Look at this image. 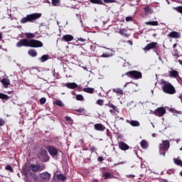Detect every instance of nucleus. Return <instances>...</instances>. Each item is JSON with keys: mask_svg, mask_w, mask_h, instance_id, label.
<instances>
[{"mask_svg": "<svg viewBox=\"0 0 182 182\" xmlns=\"http://www.w3.org/2000/svg\"><path fill=\"white\" fill-rule=\"evenodd\" d=\"M2 39V33H0V41Z\"/></svg>", "mask_w": 182, "mask_h": 182, "instance_id": "60", "label": "nucleus"}, {"mask_svg": "<svg viewBox=\"0 0 182 182\" xmlns=\"http://www.w3.org/2000/svg\"><path fill=\"white\" fill-rule=\"evenodd\" d=\"M91 4H97L98 5H103V1L102 0H90Z\"/></svg>", "mask_w": 182, "mask_h": 182, "instance_id": "29", "label": "nucleus"}, {"mask_svg": "<svg viewBox=\"0 0 182 182\" xmlns=\"http://www.w3.org/2000/svg\"><path fill=\"white\" fill-rule=\"evenodd\" d=\"M144 11H145V14H153V9H151V8H150V6H146V7H144Z\"/></svg>", "mask_w": 182, "mask_h": 182, "instance_id": "25", "label": "nucleus"}, {"mask_svg": "<svg viewBox=\"0 0 182 182\" xmlns=\"http://www.w3.org/2000/svg\"><path fill=\"white\" fill-rule=\"evenodd\" d=\"M129 83H130V82H127V83L124 85V87H127V85H129Z\"/></svg>", "mask_w": 182, "mask_h": 182, "instance_id": "56", "label": "nucleus"}, {"mask_svg": "<svg viewBox=\"0 0 182 182\" xmlns=\"http://www.w3.org/2000/svg\"><path fill=\"white\" fill-rule=\"evenodd\" d=\"M5 119L0 118V127H2V126H5Z\"/></svg>", "mask_w": 182, "mask_h": 182, "instance_id": "40", "label": "nucleus"}, {"mask_svg": "<svg viewBox=\"0 0 182 182\" xmlns=\"http://www.w3.org/2000/svg\"><path fill=\"white\" fill-rule=\"evenodd\" d=\"M55 103L57 106H59L60 107H63V106H64L63 102L61 100H56L55 102Z\"/></svg>", "mask_w": 182, "mask_h": 182, "instance_id": "33", "label": "nucleus"}, {"mask_svg": "<svg viewBox=\"0 0 182 182\" xmlns=\"http://www.w3.org/2000/svg\"><path fill=\"white\" fill-rule=\"evenodd\" d=\"M65 86L68 89H76V87H77V84H76V82H68L65 84Z\"/></svg>", "mask_w": 182, "mask_h": 182, "instance_id": "16", "label": "nucleus"}, {"mask_svg": "<svg viewBox=\"0 0 182 182\" xmlns=\"http://www.w3.org/2000/svg\"><path fill=\"white\" fill-rule=\"evenodd\" d=\"M161 85H162V90L164 93H167L168 95H174L176 93V88H174V86L171 83L162 80Z\"/></svg>", "mask_w": 182, "mask_h": 182, "instance_id": "2", "label": "nucleus"}, {"mask_svg": "<svg viewBox=\"0 0 182 182\" xmlns=\"http://www.w3.org/2000/svg\"><path fill=\"white\" fill-rule=\"evenodd\" d=\"M169 74L171 77H178V71L177 70H173L171 71H169Z\"/></svg>", "mask_w": 182, "mask_h": 182, "instance_id": "20", "label": "nucleus"}, {"mask_svg": "<svg viewBox=\"0 0 182 182\" xmlns=\"http://www.w3.org/2000/svg\"><path fill=\"white\" fill-rule=\"evenodd\" d=\"M48 59H49V55H42V56L39 58V60H40L41 63H43V62H46V60H48Z\"/></svg>", "mask_w": 182, "mask_h": 182, "instance_id": "24", "label": "nucleus"}, {"mask_svg": "<svg viewBox=\"0 0 182 182\" xmlns=\"http://www.w3.org/2000/svg\"><path fill=\"white\" fill-rule=\"evenodd\" d=\"M127 30L126 28H121L119 31V33L122 36H127Z\"/></svg>", "mask_w": 182, "mask_h": 182, "instance_id": "28", "label": "nucleus"}, {"mask_svg": "<svg viewBox=\"0 0 182 182\" xmlns=\"http://www.w3.org/2000/svg\"><path fill=\"white\" fill-rule=\"evenodd\" d=\"M132 103H134V102L131 101L129 103L127 104V106H130V105H132Z\"/></svg>", "mask_w": 182, "mask_h": 182, "instance_id": "55", "label": "nucleus"}, {"mask_svg": "<svg viewBox=\"0 0 182 182\" xmlns=\"http://www.w3.org/2000/svg\"><path fill=\"white\" fill-rule=\"evenodd\" d=\"M80 23H81V26H83V21H82V19H80Z\"/></svg>", "mask_w": 182, "mask_h": 182, "instance_id": "58", "label": "nucleus"}, {"mask_svg": "<svg viewBox=\"0 0 182 182\" xmlns=\"http://www.w3.org/2000/svg\"><path fill=\"white\" fill-rule=\"evenodd\" d=\"M125 20H126L127 22H130V21H133V17L128 16V17L126 18Z\"/></svg>", "mask_w": 182, "mask_h": 182, "instance_id": "46", "label": "nucleus"}, {"mask_svg": "<svg viewBox=\"0 0 182 182\" xmlns=\"http://www.w3.org/2000/svg\"><path fill=\"white\" fill-rule=\"evenodd\" d=\"M78 41H80V42H85V40L82 38H78Z\"/></svg>", "mask_w": 182, "mask_h": 182, "instance_id": "53", "label": "nucleus"}, {"mask_svg": "<svg viewBox=\"0 0 182 182\" xmlns=\"http://www.w3.org/2000/svg\"><path fill=\"white\" fill-rule=\"evenodd\" d=\"M52 182H56V175L53 176Z\"/></svg>", "mask_w": 182, "mask_h": 182, "instance_id": "51", "label": "nucleus"}, {"mask_svg": "<svg viewBox=\"0 0 182 182\" xmlns=\"http://www.w3.org/2000/svg\"><path fill=\"white\" fill-rule=\"evenodd\" d=\"M83 92H85V93H93V92H95V89L92 88V87H87V88H84L83 89Z\"/></svg>", "mask_w": 182, "mask_h": 182, "instance_id": "26", "label": "nucleus"}, {"mask_svg": "<svg viewBox=\"0 0 182 182\" xmlns=\"http://www.w3.org/2000/svg\"><path fill=\"white\" fill-rule=\"evenodd\" d=\"M59 2H60V0H52V4L53 6H58L59 5Z\"/></svg>", "mask_w": 182, "mask_h": 182, "instance_id": "36", "label": "nucleus"}, {"mask_svg": "<svg viewBox=\"0 0 182 182\" xmlns=\"http://www.w3.org/2000/svg\"><path fill=\"white\" fill-rule=\"evenodd\" d=\"M77 112L79 113H85V112H86V109H85V108H80V109H77Z\"/></svg>", "mask_w": 182, "mask_h": 182, "instance_id": "45", "label": "nucleus"}, {"mask_svg": "<svg viewBox=\"0 0 182 182\" xmlns=\"http://www.w3.org/2000/svg\"><path fill=\"white\" fill-rule=\"evenodd\" d=\"M173 161L175 164H176V166H181V163H182L181 159H178V158L173 159Z\"/></svg>", "mask_w": 182, "mask_h": 182, "instance_id": "32", "label": "nucleus"}, {"mask_svg": "<svg viewBox=\"0 0 182 182\" xmlns=\"http://www.w3.org/2000/svg\"><path fill=\"white\" fill-rule=\"evenodd\" d=\"M33 178L35 180V181H38L39 180V176H38V175L36 173Z\"/></svg>", "mask_w": 182, "mask_h": 182, "instance_id": "49", "label": "nucleus"}, {"mask_svg": "<svg viewBox=\"0 0 182 182\" xmlns=\"http://www.w3.org/2000/svg\"><path fill=\"white\" fill-rule=\"evenodd\" d=\"M28 53L29 56H31L32 58H36L38 56V53L36 52V50L31 49L28 51Z\"/></svg>", "mask_w": 182, "mask_h": 182, "instance_id": "19", "label": "nucleus"}, {"mask_svg": "<svg viewBox=\"0 0 182 182\" xmlns=\"http://www.w3.org/2000/svg\"><path fill=\"white\" fill-rule=\"evenodd\" d=\"M154 114H155V116H158L159 117H161V116H164V114H166V109L164 107H158L154 112Z\"/></svg>", "mask_w": 182, "mask_h": 182, "instance_id": "6", "label": "nucleus"}, {"mask_svg": "<svg viewBox=\"0 0 182 182\" xmlns=\"http://www.w3.org/2000/svg\"><path fill=\"white\" fill-rule=\"evenodd\" d=\"M173 9L177 11V12H179V14H182V6L174 7Z\"/></svg>", "mask_w": 182, "mask_h": 182, "instance_id": "37", "label": "nucleus"}, {"mask_svg": "<svg viewBox=\"0 0 182 182\" xmlns=\"http://www.w3.org/2000/svg\"><path fill=\"white\" fill-rule=\"evenodd\" d=\"M1 83L4 85V87L6 88L11 85V81H9V79L4 78L1 80Z\"/></svg>", "mask_w": 182, "mask_h": 182, "instance_id": "17", "label": "nucleus"}, {"mask_svg": "<svg viewBox=\"0 0 182 182\" xmlns=\"http://www.w3.org/2000/svg\"><path fill=\"white\" fill-rule=\"evenodd\" d=\"M32 171L37 172V171H42V170H45V166H41V165H31Z\"/></svg>", "mask_w": 182, "mask_h": 182, "instance_id": "8", "label": "nucleus"}, {"mask_svg": "<svg viewBox=\"0 0 182 182\" xmlns=\"http://www.w3.org/2000/svg\"><path fill=\"white\" fill-rule=\"evenodd\" d=\"M105 4H113L116 2V0H104Z\"/></svg>", "mask_w": 182, "mask_h": 182, "instance_id": "43", "label": "nucleus"}, {"mask_svg": "<svg viewBox=\"0 0 182 182\" xmlns=\"http://www.w3.org/2000/svg\"><path fill=\"white\" fill-rule=\"evenodd\" d=\"M168 38H174L175 39H178V38H181L180 33L177 31H172L168 34Z\"/></svg>", "mask_w": 182, "mask_h": 182, "instance_id": "10", "label": "nucleus"}, {"mask_svg": "<svg viewBox=\"0 0 182 182\" xmlns=\"http://www.w3.org/2000/svg\"><path fill=\"white\" fill-rule=\"evenodd\" d=\"M94 129L98 132H105L106 127H105V126H103L102 124H95L94 125Z\"/></svg>", "mask_w": 182, "mask_h": 182, "instance_id": "11", "label": "nucleus"}, {"mask_svg": "<svg viewBox=\"0 0 182 182\" xmlns=\"http://www.w3.org/2000/svg\"><path fill=\"white\" fill-rule=\"evenodd\" d=\"M113 92L114 93H117V95H123V90L120 88H114Z\"/></svg>", "mask_w": 182, "mask_h": 182, "instance_id": "27", "label": "nucleus"}, {"mask_svg": "<svg viewBox=\"0 0 182 182\" xmlns=\"http://www.w3.org/2000/svg\"><path fill=\"white\" fill-rule=\"evenodd\" d=\"M177 46V44H173V48H176Z\"/></svg>", "mask_w": 182, "mask_h": 182, "instance_id": "64", "label": "nucleus"}, {"mask_svg": "<svg viewBox=\"0 0 182 182\" xmlns=\"http://www.w3.org/2000/svg\"><path fill=\"white\" fill-rule=\"evenodd\" d=\"M178 62H179L180 65H182V60H178Z\"/></svg>", "mask_w": 182, "mask_h": 182, "instance_id": "59", "label": "nucleus"}, {"mask_svg": "<svg viewBox=\"0 0 182 182\" xmlns=\"http://www.w3.org/2000/svg\"><path fill=\"white\" fill-rule=\"evenodd\" d=\"M141 167L142 168H146V165H144V164H141Z\"/></svg>", "mask_w": 182, "mask_h": 182, "instance_id": "54", "label": "nucleus"}, {"mask_svg": "<svg viewBox=\"0 0 182 182\" xmlns=\"http://www.w3.org/2000/svg\"><path fill=\"white\" fill-rule=\"evenodd\" d=\"M56 177H57L58 180H60V181H65V180H66V178H67L66 176L62 173L57 174Z\"/></svg>", "mask_w": 182, "mask_h": 182, "instance_id": "22", "label": "nucleus"}, {"mask_svg": "<svg viewBox=\"0 0 182 182\" xmlns=\"http://www.w3.org/2000/svg\"><path fill=\"white\" fill-rule=\"evenodd\" d=\"M0 99H2V100H8L9 99V96L4 93H0Z\"/></svg>", "mask_w": 182, "mask_h": 182, "instance_id": "30", "label": "nucleus"}, {"mask_svg": "<svg viewBox=\"0 0 182 182\" xmlns=\"http://www.w3.org/2000/svg\"><path fill=\"white\" fill-rule=\"evenodd\" d=\"M22 46H24L25 48H42L43 43L38 40H28L23 38L16 43L17 48H22Z\"/></svg>", "mask_w": 182, "mask_h": 182, "instance_id": "1", "label": "nucleus"}, {"mask_svg": "<svg viewBox=\"0 0 182 182\" xmlns=\"http://www.w3.org/2000/svg\"><path fill=\"white\" fill-rule=\"evenodd\" d=\"M141 147L142 149H144V150L147 149V147H148L147 141H146V140H142V141H141Z\"/></svg>", "mask_w": 182, "mask_h": 182, "instance_id": "23", "label": "nucleus"}, {"mask_svg": "<svg viewBox=\"0 0 182 182\" xmlns=\"http://www.w3.org/2000/svg\"><path fill=\"white\" fill-rule=\"evenodd\" d=\"M30 171H31V168L28 166L23 167V173L24 174V176H26V177H28V174L31 173Z\"/></svg>", "mask_w": 182, "mask_h": 182, "instance_id": "18", "label": "nucleus"}, {"mask_svg": "<svg viewBox=\"0 0 182 182\" xmlns=\"http://www.w3.org/2000/svg\"><path fill=\"white\" fill-rule=\"evenodd\" d=\"M42 16V14L41 13H34L31 14H28L26 17L22 18L20 21L21 23H26L28 22H33L34 21H37Z\"/></svg>", "mask_w": 182, "mask_h": 182, "instance_id": "3", "label": "nucleus"}, {"mask_svg": "<svg viewBox=\"0 0 182 182\" xmlns=\"http://www.w3.org/2000/svg\"><path fill=\"white\" fill-rule=\"evenodd\" d=\"M119 147L121 150H129V145L123 141L119 143Z\"/></svg>", "mask_w": 182, "mask_h": 182, "instance_id": "15", "label": "nucleus"}, {"mask_svg": "<svg viewBox=\"0 0 182 182\" xmlns=\"http://www.w3.org/2000/svg\"><path fill=\"white\" fill-rule=\"evenodd\" d=\"M26 36L27 39H32V38H35V35H33V33H27L26 34Z\"/></svg>", "mask_w": 182, "mask_h": 182, "instance_id": "34", "label": "nucleus"}, {"mask_svg": "<svg viewBox=\"0 0 182 182\" xmlns=\"http://www.w3.org/2000/svg\"><path fill=\"white\" fill-rule=\"evenodd\" d=\"M83 95H76V100H79V101H80V102H82V101H83Z\"/></svg>", "mask_w": 182, "mask_h": 182, "instance_id": "38", "label": "nucleus"}, {"mask_svg": "<svg viewBox=\"0 0 182 182\" xmlns=\"http://www.w3.org/2000/svg\"><path fill=\"white\" fill-rule=\"evenodd\" d=\"M51 176L52 175L48 171L40 173L41 178H42V180H43L44 181H49Z\"/></svg>", "mask_w": 182, "mask_h": 182, "instance_id": "7", "label": "nucleus"}, {"mask_svg": "<svg viewBox=\"0 0 182 182\" xmlns=\"http://www.w3.org/2000/svg\"><path fill=\"white\" fill-rule=\"evenodd\" d=\"M48 153L52 156V157H55V156H58V149L54 146H48Z\"/></svg>", "mask_w": 182, "mask_h": 182, "instance_id": "9", "label": "nucleus"}, {"mask_svg": "<svg viewBox=\"0 0 182 182\" xmlns=\"http://www.w3.org/2000/svg\"><path fill=\"white\" fill-rule=\"evenodd\" d=\"M125 75L128 77H132L133 79H141V73L140 71L132 70L127 73Z\"/></svg>", "mask_w": 182, "mask_h": 182, "instance_id": "5", "label": "nucleus"}, {"mask_svg": "<svg viewBox=\"0 0 182 182\" xmlns=\"http://www.w3.org/2000/svg\"><path fill=\"white\" fill-rule=\"evenodd\" d=\"M112 56H113V54L112 53H103L100 58H112Z\"/></svg>", "mask_w": 182, "mask_h": 182, "instance_id": "35", "label": "nucleus"}, {"mask_svg": "<svg viewBox=\"0 0 182 182\" xmlns=\"http://www.w3.org/2000/svg\"><path fill=\"white\" fill-rule=\"evenodd\" d=\"M157 46V43L152 42L151 43H149L144 48V50H150V49H154Z\"/></svg>", "mask_w": 182, "mask_h": 182, "instance_id": "12", "label": "nucleus"}, {"mask_svg": "<svg viewBox=\"0 0 182 182\" xmlns=\"http://www.w3.org/2000/svg\"><path fill=\"white\" fill-rule=\"evenodd\" d=\"M176 143H178V141H180V139H178L176 140Z\"/></svg>", "mask_w": 182, "mask_h": 182, "instance_id": "63", "label": "nucleus"}, {"mask_svg": "<svg viewBox=\"0 0 182 182\" xmlns=\"http://www.w3.org/2000/svg\"><path fill=\"white\" fill-rule=\"evenodd\" d=\"M128 42L130 43V45H133V43L131 41H129Z\"/></svg>", "mask_w": 182, "mask_h": 182, "instance_id": "62", "label": "nucleus"}, {"mask_svg": "<svg viewBox=\"0 0 182 182\" xmlns=\"http://www.w3.org/2000/svg\"><path fill=\"white\" fill-rule=\"evenodd\" d=\"M103 160H104V159L102 156H99L98 159H97V161H100V162L103 161Z\"/></svg>", "mask_w": 182, "mask_h": 182, "instance_id": "50", "label": "nucleus"}, {"mask_svg": "<svg viewBox=\"0 0 182 182\" xmlns=\"http://www.w3.org/2000/svg\"><path fill=\"white\" fill-rule=\"evenodd\" d=\"M127 123H129L131 124V126H133V127H139L140 126V122H139L137 120H129L127 119Z\"/></svg>", "mask_w": 182, "mask_h": 182, "instance_id": "13", "label": "nucleus"}, {"mask_svg": "<svg viewBox=\"0 0 182 182\" xmlns=\"http://www.w3.org/2000/svg\"><path fill=\"white\" fill-rule=\"evenodd\" d=\"M151 136L152 137H156V134H152Z\"/></svg>", "mask_w": 182, "mask_h": 182, "instance_id": "61", "label": "nucleus"}, {"mask_svg": "<svg viewBox=\"0 0 182 182\" xmlns=\"http://www.w3.org/2000/svg\"><path fill=\"white\" fill-rule=\"evenodd\" d=\"M134 152L135 153L136 156H137V157H139V155H137V151H136V150H134Z\"/></svg>", "mask_w": 182, "mask_h": 182, "instance_id": "57", "label": "nucleus"}, {"mask_svg": "<svg viewBox=\"0 0 182 182\" xmlns=\"http://www.w3.org/2000/svg\"><path fill=\"white\" fill-rule=\"evenodd\" d=\"M65 120L67 122H69L70 123H72L73 121L72 120V118H70V117H65Z\"/></svg>", "mask_w": 182, "mask_h": 182, "instance_id": "44", "label": "nucleus"}, {"mask_svg": "<svg viewBox=\"0 0 182 182\" xmlns=\"http://www.w3.org/2000/svg\"><path fill=\"white\" fill-rule=\"evenodd\" d=\"M170 148V141L168 140L162 141V144L159 146V153L161 156H166V151Z\"/></svg>", "mask_w": 182, "mask_h": 182, "instance_id": "4", "label": "nucleus"}, {"mask_svg": "<svg viewBox=\"0 0 182 182\" xmlns=\"http://www.w3.org/2000/svg\"><path fill=\"white\" fill-rule=\"evenodd\" d=\"M97 105H100V106H102L103 105V100H98L97 101Z\"/></svg>", "mask_w": 182, "mask_h": 182, "instance_id": "47", "label": "nucleus"}, {"mask_svg": "<svg viewBox=\"0 0 182 182\" xmlns=\"http://www.w3.org/2000/svg\"><path fill=\"white\" fill-rule=\"evenodd\" d=\"M127 177H128V178H130V177H135V176L133 174H131V175H127Z\"/></svg>", "mask_w": 182, "mask_h": 182, "instance_id": "52", "label": "nucleus"}, {"mask_svg": "<svg viewBox=\"0 0 182 182\" xmlns=\"http://www.w3.org/2000/svg\"><path fill=\"white\" fill-rule=\"evenodd\" d=\"M145 25H150L151 26H159V21H146Z\"/></svg>", "mask_w": 182, "mask_h": 182, "instance_id": "21", "label": "nucleus"}, {"mask_svg": "<svg viewBox=\"0 0 182 182\" xmlns=\"http://www.w3.org/2000/svg\"><path fill=\"white\" fill-rule=\"evenodd\" d=\"M41 105H45L46 103V98L42 97L40 99Z\"/></svg>", "mask_w": 182, "mask_h": 182, "instance_id": "41", "label": "nucleus"}, {"mask_svg": "<svg viewBox=\"0 0 182 182\" xmlns=\"http://www.w3.org/2000/svg\"><path fill=\"white\" fill-rule=\"evenodd\" d=\"M63 41L65 42H70L73 41V36L69 34L64 35L63 36Z\"/></svg>", "mask_w": 182, "mask_h": 182, "instance_id": "14", "label": "nucleus"}, {"mask_svg": "<svg viewBox=\"0 0 182 182\" xmlns=\"http://www.w3.org/2000/svg\"><path fill=\"white\" fill-rule=\"evenodd\" d=\"M103 177H104L105 180H107V178H112V174H110V173H109V172H105L103 174Z\"/></svg>", "mask_w": 182, "mask_h": 182, "instance_id": "31", "label": "nucleus"}, {"mask_svg": "<svg viewBox=\"0 0 182 182\" xmlns=\"http://www.w3.org/2000/svg\"><path fill=\"white\" fill-rule=\"evenodd\" d=\"M35 173H33V172H30L29 173H28V176L29 177H31V178H33V177L35 176Z\"/></svg>", "mask_w": 182, "mask_h": 182, "instance_id": "48", "label": "nucleus"}, {"mask_svg": "<svg viewBox=\"0 0 182 182\" xmlns=\"http://www.w3.org/2000/svg\"><path fill=\"white\" fill-rule=\"evenodd\" d=\"M107 106H108V107H112V109H113V110H116L117 107L116 106H114L113 104L112 103H109L107 105Z\"/></svg>", "mask_w": 182, "mask_h": 182, "instance_id": "42", "label": "nucleus"}, {"mask_svg": "<svg viewBox=\"0 0 182 182\" xmlns=\"http://www.w3.org/2000/svg\"><path fill=\"white\" fill-rule=\"evenodd\" d=\"M6 170H9V171H11V173H14V168H12V166L10 165H7L6 166Z\"/></svg>", "mask_w": 182, "mask_h": 182, "instance_id": "39", "label": "nucleus"}]
</instances>
